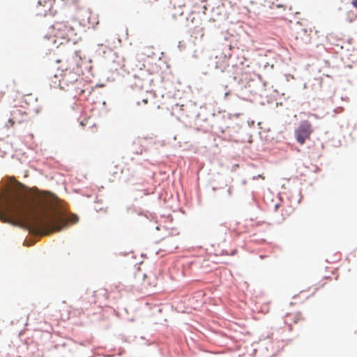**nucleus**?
Segmentation results:
<instances>
[{"instance_id": "f3484780", "label": "nucleus", "mask_w": 357, "mask_h": 357, "mask_svg": "<svg viewBox=\"0 0 357 357\" xmlns=\"http://www.w3.org/2000/svg\"><path fill=\"white\" fill-rule=\"evenodd\" d=\"M140 104H141V102H140L139 101H137V105H139Z\"/></svg>"}, {"instance_id": "7ed1b4c3", "label": "nucleus", "mask_w": 357, "mask_h": 357, "mask_svg": "<svg viewBox=\"0 0 357 357\" xmlns=\"http://www.w3.org/2000/svg\"><path fill=\"white\" fill-rule=\"evenodd\" d=\"M56 40L68 42L75 35V29L67 22H56L53 25Z\"/></svg>"}, {"instance_id": "39448f33", "label": "nucleus", "mask_w": 357, "mask_h": 357, "mask_svg": "<svg viewBox=\"0 0 357 357\" xmlns=\"http://www.w3.org/2000/svg\"><path fill=\"white\" fill-rule=\"evenodd\" d=\"M27 117V112L22 107L15 106L11 110L8 123L10 126H13L15 123H22L24 122Z\"/></svg>"}, {"instance_id": "f8f14e48", "label": "nucleus", "mask_w": 357, "mask_h": 357, "mask_svg": "<svg viewBox=\"0 0 357 357\" xmlns=\"http://www.w3.org/2000/svg\"><path fill=\"white\" fill-rule=\"evenodd\" d=\"M167 243L169 244V249H176L178 247L177 243L174 241H172V239H167Z\"/></svg>"}, {"instance_id": "ddd939ff", "label": "nucleus", "mask_w": 357, "mask_h": 357, "mask_svg": "<svg viewBox=\"0 0 357 357\" xmlns=\"http://www.w3.org/2000/svg\"><path fill=\"white\" fill-rule=\"evenodd\" d=\"M158 0H144L145 3H151L153 4V3L156 2Z\"/></svg>"}, {"instance_id": "423d86ee", "label": "nucleus", "mask_w": 357, "mask_h": 357, "mask_svg": "<svg viewBox=\"0 0 357 357\" xmlns=\"http://www.w3.org/2000/svg\"><path fill=\"white\" fill-rule=\"evenodd\" d=\"M294 35L295 39L298 42L307 43L310 41L307 30L303 28L300 24H297L294 28Z\"/></svg>"}, {"instance_id": "0eeeda50", "label": "nucleus", "mask_w": 357, "mask_h": 357, "mask_svg": "<svg viewBox=\"0 0 357 357\" xmlns=\"http://www.w3.org/2000/svg\"><path fill=\"white\" fill-rule=\"evenodd\" d=\"M303 320V317L300 312H288L285 316L284 322L289 326V330H292L293 324L298 323Z\"/></svg>"}, {"instance_id": "2eb2a0df", "label": "nucleus", "mask_w": 357, "mask_h": 357, "mask_svg": "<svg viewBox=\"0 0 357 357\" xmlns=\"http://www.w3.org/2000/svg\"><path fill=\"white\" fill-rule=\"evenodd\" d=\"M353 6L357 8V0H354L352 1Z\"/></svg>"}, {"instance_id": "1a4fd4ad", "label": "nucleus", "mask_w": 357, "mask_h": 357, "mask_svg": "<svg viewBox=\"0 0 357 357\" xmlns=\"http://www.w3.org/2000/svg\"><path fill=\"white\" fill-rule=\"evenodd\" d=\"M144 286L147 288L149 287H155L157 284V279L155 276H147L144 275Z\"/></svg>"}, {"instance_id": "a211bd4d", "label": "nucleus", "mask_w": 357, "mask_h": 357, "mask_svg": "<svg viewBox=\"0 0 357 357\" xmlns=\"http://www.w3.org/2000/svg\"><path fill=\"white\" fill-rule=\"evenodd\" d=\"M276 6H277V7H278V8H279V7H282V6H281V5H280V4L276 5Z\"/></svg>"}, {"instance_id": "6e6552de", "label": "nucleus", "mask_w": 357, "mask_h": 357, "mask_svg": "<svg viewBox=\"0 0 357 357\" xmlns=\"http://www.w3.org/2000/svg\"><path fill=\"white\" fill-rule=\"evenodd\" d=\"M52 2L53 0H43L44 3L42 4V0H39L38 2V13L46 15L52 8Z\"/></svg>"}, {"instance_id": "9b49d317", "label": "nucleus", "mask_w": 357, "mask_h": 357, "mask_svg": "<svg viewBox=\"0 0 357 357\" xmlns=\"http://www.w3.org/2000/svg\"><path fill=\"white\" fill-rule=\"evenodd\" d=\"M218 59V57H216ZM227 67L226 59L225 56L218 58V61L216 62L215 68L220 69L222 72L225 71Z\"/></svg>"}, {"instance_id": "20e7f679", "label": "nucleus", "mask_w": 357, "mask_h": 357, "mask_svg": "<svg viewBox=\"0 0 357 357\" xmlns=\"http://www.w3.org/2000/svg\"><path fill=\"white\" fill-rule=\"evenodd\" d=\"M314 132L312 123L307 121H303L294 130V135L297 142L303 144L307 140L310 139V136Z\"/></svg>"}, {"instance_id": "f257e3e1", "label": "nucleus", "mask_w": 357, "mask_h": 357, "mask_svg": "<svg viewBox=\"0 0 357 357\" xmlns=\"http://www.w3.org/2000/svg\"><path fill=\"white\" fill-rule=\"evenodd\" d=\"M56 207L57 197L50 193H38L31 197L15 194L5 199L0 220L12 222L37 235H47L65 225L55 213Z\"/></svg>"}, {"instance_id": "dca6fc26", "label": "nucleus", "mask_w": 357, "mask_h": 357, "mask_svg": "<svg viewBox=\"0 0 357 357\" xmlns=\"http://www.w3.org/2000/svg\"><path fill=\"white\" fill-rule=\"evenodd\" d=\"M258 177L261 178L262 179H264V177L261 175H259Z\"/></svg>"}, {"instance_id": "9d476101", "label": "nucleus", "mask_w": 357, "mask_h": 357, "mask_svg": "<svg viewBox=\"0 0 357 357\" xmlns=\"http://www.w3.org/2000/svg\"><path fill=\"white\" fill-rule=\"evenodd\" d=\"M294 211V208L290 204L282 206V215L283 216V219L290 216L293 213Z\"/></svg>"}, {"instance_id": "f03ea898", "label": "nucleus", "mask_w": 357, "mask_h": 357, "mask_svg": "<svg viewBox=\"0 0 357 357\" xmlns=\"http://www.w3.org/2000/svg\"><path fill=\"white\" fill-rule=\"evenodd\" d=\"M58 47L55 59L56 72L50 77L51 85L69 91L75 97L83 96L86 91L91 93L84 81L79 77L82 58L79 51L75 50L70 45H63Z\"/></svg>"}, {"instance_id": "4468645a", "label": "nucleus", "mask_w": 357, "mask_h": 357, "mask_svg": "<svg viewBox=\"0 0 357 357\" xmlns=\"http://www.w3.org/2000/svg\"><path fill=\"white\" fill-rule=\"evenodd\" d=\"M148 102H149V100H148V99H147V98H143V99L142 100V102L144 105H145L148 104Z\"/></svg>"}]
</instances>
